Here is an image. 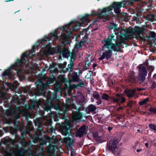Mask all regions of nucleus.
<instances>
[{
    "mask_svg": "<svg viewBox=\"0 0 156 156\" xmlns=\"http://www.w3.org/2000/svg\"><path fill=\"white\" fill-rule=\"evenodd\" d=\"M143 32V29L139 27L136 26L129 30L121 29L119 31L120 35H114L113 34L110 35L108 38L105 39L102 42L104 44L102 47L104 51L102 55L99 58L100 60H103L105 58L108 60L111 57L112 51L118 52L121 50V47L124 44L126 40V38L129 37V34L132 35H140Z\"/></svg>",
    "mask_w": 156,
    "mask_h": 156,
    "instance_id": "obj_1",
    "label": "nucleus"
},
{
    "mask_svg": "<svg viewBox=\"0 0 156 156\" xmlns=\"http://www.w3.org/2000/svg\"><path fill=\"white\" fill-rule=\"evenodd\" d=\"M29 55L25 52L21 55V59H18L14 64H12L10 67L6 70L2 74V76L4 78L8 76L9 79H12L13 77V75L12 69H14L16 71V75L19 78L22 76L23 73V70L19 68L23 65H25L27 62L29 61Z\"/></svg>",
    "mask_w": 156,
    "mask_h": 156,
    "instance_id": "obj_2",
    "label": "nucleus"
},
{
    "mask_svg": "<svg viewBox=\"0 0 156 156\" xmlns=\"http://www.w3.org/2000/svg\"><path fill=\"white\" fill-rule=\"evenodd\" d=\"M138 68V77L137 78L135 76L131 75L129 76L128 80L130 82L132 83H135L136 82H139L140 81V83L142 85H144L146 84V83H144V82L145 80V77L147 76V72L146 67L142 65H140Z\"/></svg>",
    "mask_w": 156,
    "mask_h": 156,
    "instance_id": "obj_3",
    "label": "nucleus"
},
{
    "mask_svg": "<svg viewBox=\"0 0 156 156\" xmlns=\"http://www.w3.org/2000/svg\"><path fill=\"white\" fill-rule=\"evenodd\" d=\"M124 1H122L120 2H114L110 6L104 8L105 9L103 12H105L106 11L109 16H110L113 14L112 11L114 9L115 13L117 15L121 14L120 8L122 7H123L125 6V4L124 3Z\"/></svg>",
    "mask_w": 156,
    "mask_h": 156,
    "instance_id": "obj_4",
    "label": "nucleus"
},
{
    "mask_svg": "<svg viewBox=\"0 0 156 156\" xmlns=\"http://www.w3.org/2000/svg\"><path fill=\"white\" fill-rule=\"evenodd\" d=\"M77 23L78 24H76L72 27L73 30H75L79 28V27L81 26V24L80 22H77L75 20L72 21L68 25L65 26H63L61 28V30L63 31H64L66 33H62L60 36L62 37L64 39H67L70 36V34L72 33V31L69 28V26L71 25L73 23Z\"/></svg>",
    "mask_w": 156,
    "mask_h": 156,
    "instance_id": "obj_5",
    "label": "nucleus"
},
{
    "mask_svg": "<svg viewBox=\"0 0 156 156\" xmlns=\"http://www.w3.org/2000/svg\"><path fill=\"white\" fill-rule=\"evenodd\" d=\"M118 143L117 140L116 139H113L108 141L106 150L114 154H116L118 150Z\"/></svg>",
    "mask_w": 156,
    "mask_h": 156,
    "instance_id": "obj_6",
    "label": "nucleus"
},
{
    "mask_svg": "<svg viewBox=\"0 0 156 156\" xmlns=\"http://www.w3.org/2000/svg\"><path fill=\"white\" fill-rule=\"evenodd\" d=\"M51 40V38L49 37H45L44 38L42 39L41 40H39L36 42V45H34L32 48V52L34 51V50L36 49V47L37 46H40L41 45H43L44 44H45V48H46L48 46V44H46L47 43V41H49Z\"/></svg>",
    "mask_w": 156,
    "mask_h": 156,
    "instance_id": "obj_7",
    "label": "nucleus"
},
{
    "mask_svg": "<svg viewBox=\"0 0 156 156\" xmlns=\"http://www.w3.org/2000/svg\"><path fill=\"white\" fill-rule=\"evenodd\" d=\"M23 147H18L16 149V151L14 154L19 156H23L25 154L26 151V150L24 149V147L28 145L27 142L23 141L22 143Z\"/></svg>",
    "mask_w": 156,
    "mask_h": 156,
    "instance_id": "obj_8",
    "label": "nucleus"
},
{
    "mask_svg": "<svg viewBox=\"0 0 156 156\" xmlns=\"http://www.w3.org/2000/svg\"><path fill=\"white\" fill-rule=\"evenodd\" d=\"M105 9V8H103L101 9V13H100L98 12H97L96 14L98 16V17L94 19L93 23V24H94L96 22H98L101 18L103 17H107L108 16H109V15L108 14L107 12L106 11L105 12H103V11Z\"/></svg>",
    "mask_w": 156,
    "mask_h": 156,
    "instance_id": "obj_9",
    "label": "nucleus"
},
{
    "mask_svg": "<svg viewBox=\"0 0 156 156\" xmlns=\"http://www.w3.org/2000/svg\"><path fill=\"white\" fill-rule=\"evenodd\" d=\"M116 98L112 97V101L115 103L120 102L121 103L125 102L126 99L122 94H117L115 95Z\"/></svg>",
    "mask_w": 156,
    "mask_h": 156,
    "instance_id": "obj_10",
    "label": "nucleus"
},
{
    "mask_svg": "<svg viewBox=\"0 0 156 156\" xmlns=\"http://www.w3.org/2000/svg\"><path fill=\"white\" fill-rule=\"evenodd\" d=\"M73 62L72 61H70V64L68 65L67 68H66L64 67V65L62 64H59V67L60 68H62V72L64 73H65L66 72H70L72 71V69L74 66Z\"/></svg>",
    "mask_w": 156,
    "mask_h": 156,
    "instance_id": "obj_11",
    "label": "nucleus"
},
{
    "mask_svg": "<svg viewBox=\"0 0 156 156\" xmlns=\"http://www.w3.org/2000/svg\"><path fill=\"white\" fill-rule=\"evenodd\" d=\"M124 92L126 94L127 96L130 99L133 97L135 95L136 90L134 89L125 90Z\"/></svg>",
    "mask_w": 156,
    "mask_h": 156,
    "instance_id": "obj_12",
    "label": "nucleus"
},
{
    "mask_svg": "<svg viewBox=\"0 0 156 156\" xmlns=\"http://www.w3.org/2000/svg\"><path fill=\"white\" fill-rule=\"evenodd\" d=\"M63 128H62V131L64 132V134L67 135L69 133L70 130V124L69 123H62Z\"/></svg>",
    "mask_w": 156,
    "mask_h": 156,
    "instance_id": "obj_13",
    "label": "nucleus"
},
{
    "mask_svg": "<svg viewBox=\"0 0 156 156\" xmlns=\"http://www.w3.org/2000/svg\"><path fill=\"white\" fill-rule=\"evenodd\" d=\"M86 126L85 125H83L80 127L76 132L77 136L80 137L82 136L86 130Z\"/></svg>",
    "mask_w": 156,
    "mask_h": 156,
    "instance_id": "obj_14",
    "label": "nucleus"
},
{
    "mask_svg": "<svg viewBox=\"0 0 156 156\" xmlns=\"http://www.w3.org/2000/svg\"><path fill=\"white\" fill-rule=\"evenodd\" d=\"M38 103V101L37 100L32 101L30 105H26V107L27 109H34L35 108V104H37Z\"/></svg>",
    "mask_w": 156,
    "mask_h": 156,
    "instance_id": "obj_15",
    "label": "nucleus"
},
{
    "mask_svg": "<svg viewBox=\"0 0 156 156\" xmlns=\"http://www.w3.org/2000/svg\"><path fill=\"white\" fill-rule=\"evenodd\" d=\"M72 80L74 82H78L79 81V76L78 75L76 72H74L72 73L71 74Z\"/></svg>",
    "mask_w": 156,
    "mask_h": 156,
    "instance_id": "obj_16",
    "label": "nucleus"
},
{
    "mask_svg": "<svg viewBox=\"0 0 156 156\" xmlns=\"http://www.w3.org/2000/svg\"><path fill=\"white\" fill-rule=\"evenodd\" d=\"M58 80L60 82V85L62 84L63 83L68 82V80L63 75H61L58 77Z\"/></svg>",
    "mask_w": 156,
    "mask_h": 156,
    "instance_id": "obj_17",
    "label": "nucleus"
},
{
    "mask_svg": "<svg viewBox=\"0 0 156 156\" xmlns=\"http://www.w3.org/2000/svg\"><path fill=\"white\" fill-rule=\"evenodd\" d=\"M65 140L67 146L69 147L73 146L74 142L73 139H71L70 137H68Z\"/></svg>",
    "mask_w": 156,
    "mask_h": 156,
    "instance_id": "obj_18",
    "label": "nucleus"
},
{
    "mask_svg": "<svg viewBox=\"0 0 156 156\" xmlns=\"http://www.w3.org/2000/svg\"><path fill=\"white\" fill-rule=\"evenodd\" d=\"M80 108H78L75 115V117L76 119H81L83 118V114L80 112Z\"/></svg>",
    "mask_w": 156,
    "mask_h": 156,
    "instance_id": "obj_19",
    "label": "nucleus"
},
{
    "mask_svg": "<svg viewBox=\"0 0 156 156\" xmlns=\"http://www.w3.org/2000/svg\"><path fill=\"white\" fill-rule=\"evenodd\" d=\"M84 41L82 40V39L79 42L76 43L75 45V48L78 49V48H82V46L84 44Z\"/></svg>",
    "mask_w": 156,
    "mask_h": 156,
    "instance_id": "obj_20",
    "label": "nucleus"
},
{
    "mask_svg": "<svg viewBox=\"0 0 156 156\" xmlns=\"http://www.w3.org/2000/svg\"><path fill=\"white\" fill-rule=\"evenodd\" d=\"M102 99L105 101H109L110 100H112V97H110L108 94L105 93L103 94L102 96Z\"/></svg>",
    "mask_w": 156,
    "mask_h": 156,
    "instance_id": "obj_21",
    "label": "nucleus"
},
{
    "mask_svg": "<svg viewBox=\"0 0 156 156\" xmlns=\"http://www.w3.org/2000/svg\"><path fill=\"white\" fill-rule=\"evenodd\" d=\"M88 110L89 112H93L95 111L96 108V106L93 104H91L89 105L86 109Z\"/></svg>",
    "mask_w": 156,
    "mask_h": 156,
    "instance_id": "obj_22",
    "label": "nucleus"
},
{
    "mask_svg": "<svg viewBox=\"0 0 156 156\" xmlns=\"http://www.w3.org/2000/svg\"><path fill=\"white\" fill-rule=\"evenodd\" d=\"M90 15L88 14H86L80 18V21L83 23H84L85 21L87 22L89 21V19L88 18Z\"/></svg>",
    "mask_w": 156,
    "mask_h": 156,
    "instance_id": "obj_23",
    "label": "nucleus"
},
{
    "mask_svg": "<svg viewBox=\"0 0 156 156\" xmlns=\"http://www.w3.org/2000/svg\"><path fill=\"white\" fill-rule=\"evenodd\" d=\"M138 0H123L122 1H124V3L125 4V5H132L133 4V2L138 1Z\"/></svg>",
    "mask_w": 156,
    "mask_h": 156,
    "instance_id": "obj_24",
    "label": "nucleus"
},
{
    "mask_svg": "<svg viewBox=\"0 0 156 156\" xmlns=\"http://www.w3.org/2000/svg\"><path fill=\"white\" fill-rule=\"evenodd\" d=\"M68 109L67 107H65V109L63 111L62 113V114L61 117L62 119H66L67 116L66 115V114L67 113V111Z\"/></svg>",
    "mask_w": 156,
    "mask_h": 156,
    "instance_id": "obj_25",
    "label": "nucleus"
},
{
    "mask_svg": "<svg viewBox=\"0 0 156 156\" xmlns=\"http://www.w3.org/2000/svg\"><path fill=\"white\" fill-rule=\"evenodd\" d=\"M117 25H116L114 23H111L109 26V28L110 30L114 29L115 30L119 31V29L117 27Z\"/></svg>",
    "mask_w": 156,
    "mask_h": 156,
    "instance_id": "obj_26",
    "label": "nucleus"
},
{
    "mask_svg": "<svg viewBox=\"0 0 156 156\" xmlns=\"http://www.w3.org/2000/svg\"><path fill=\"white\" fill-rule=\"evenodd\" d=\"M57 95V91H55L52 93V94L51 95V99L55 101L57 100L58 99Z\"/></svg>",
    "mask_w": 156,
    "mask_h": 156,
    "instance_id": "obj_27",
    "label": "nucleus"
},
{
    "mask_svg": "<svg viewBox=\"0 0 156 156\" xmlns=\"http://www.w3.org/2000/svg\"><path fill=\"white\" fill-rule=\"evenodd\" d=\"M149 98H147L143 100L139 101V105L140 106L144 105L147 103L149 101Z\"/></svg>",
    "mask_w": 156,
    "mask_h": 156,
    "instance_id": "obj_28",
    "label": "nucleus"
},
{
    "mask_svg": "<svg viewBox=\"0 0 156 156\" xmlns=\"http://www.w3.org/2000/svg\"><path fill=\"white\" fill-rule=\"evenodd\" d=\"M51 83V81L49 80H47L46 82L44 83L43 85L41 86V88L42 89H44L46 88L47 87L49 86V84Z\"/></svg>",
    "mask_w": 156,
    "mask_h": 156,
    "instance_id": "obj_29",
    "label": "nucleus"
},
{
    "mask_svg": "<svg viewBox=\"0 0 156 156\" xmlns=\"http://www.w3.org/2000/svg\"><path fill=\"white\" fill-rule=\"evenodd\" d=\"M66 105L69 107L72 105L73 101L71 99L68 98L66 100Z\"/></svg>",
    "mask_w": 156,
    "mask_h": 156,
    "instance_id": "obj_30",
    "label": "nucleus"
},
{
    "mask_svg": "<svg viewBox=\"0 0 156 156\" xmlns=\"http://www.w3.org/2000/svg\"><path fill=\"white\" fill-rule=\"evenodd\" d=\"M11 113L15 119H18L20 118V116L19 114L14 111H12Z\"/></svg>",
    "mask_w": 156,
    "mask_h": 156,
    "instance_id": "obj_31",
    "label": "nucleus"
},
{
    "mask_svg": "<svg viewBox=\"0 0 156 156\" xmlns=\"http://www.w3.org/2000/svg\"><path fill=\"white\" fill-rule=\"evenodd\" d=\"M51 34L52 36L54 37V40H57L58 39L59 36L58 35L57 30H55L54 32Z\"/></svg>",
    "mask_w": 156,
    "mask_h": 156,
    "instance_id": "obj_32",
    "label": "nucleus"
},
{
    "mask_svg": "<svg viewBox=\"0 0 156 156\" xmlns=\"http://www.w3.org/2000/svg\"><path fill=\"white\" fill-rule=\"evenodd\" d=\"M34 124L36 126H37L38 128L40 127L41 123L40 122V119L39 118H37L34 121Z\"/></svg>",
    "mask_w": 156,
    "mask_h": 156,
    "instance_id": "obj_33",
    "label": "nucleus"
},
{
    "mask_svg": "<svg viewBox=\"0 0 156 156\" xmlns=\"http://www.w3.org/2000/svg\"><path fill=\"white\" fill-rule=\"evenodd\" d=\"M76 56V54L75 52L73 53L72 55L70 56V61L73 62V61L75 59Z\"/></svg>",
    "mask_w": 156,
    "mask_h": 156,
    "instance_id": "obj_34",
    "label": "nucleus"
},
{
    "mask_svg": "<svg viewBox=\"0 0 156 156\" xmlns=\"http://www.w3.org/2000/svg\"><path fill=\"white\" fill-rule=\"evenodd\" d=\"M136 103V101H133L131 100L129 101V103H128L127 105L129 107L131 108L132 107V105H135Z\"/></svg>",
    "mask_w": 156,
    "mask_h": 156,
    "instance_id": "obj_35",
    "label": "nucleus"
},
{
    "mask_svg": "<svg viewBox=\"0 0 156 156\" xmlns=\"http://www.w3.org/2000/svg\"><path fill=\"white\" fill-rule=\"evenodd\" d=\"M44 78H41L39 80L38 82V85H39L41 87L44 83L43 82V80H44Z\"/></svg>",
    "mask_w": 156,
    "mask_h": 156,
    "instance_id": "obj_36",
    "label": "nucleus"
},
{
    "mask_svg": "<svg viewBox=\"0 0 156 156\" xmlns=\"http://www.w3.org/2000/svg\"><path fill=\"white\" fill-rule=\"evenodd\" d=\"M149 127L152 129L154 130H156V126L154 124L152 123H150L149 124Z\"/></svg>",
    "mask_w": 156,
    "mask_h": 156,
    "instance_id": "obj_37",
    "label": "nucleus"
},
{
    "mask_svg": "<svg viewBox=\"0 0 156 156\" xmlns=\"http://www.w3.org/2000/svg\"><path fill=\"white\" fill-rule=\"evenodd\" d=\"M149 111L151 112L156 113V108L150 107L149 108Z\"/></svg>",
    "mask_w": 156,
    "mask_h": 156,
    "instance_id": "obj_38",
    "label": "nucleus"
},
{
    "mask_svg": "<svg viewBox=\"0 0 156 156\" xmlns=\"http://www.w3.org/2000/svg\"><path fill=\"white\" fill-rule=\"evenodd\" d=\"M93 97L94 98L96 99V100L99 99L100 98V96L98 93L94 94L93 95Z\"/></svg>",
    "mask_w": 156,
    "mask_h": 156,
    "instance_id": "obj_39",
    "label": "nucleus"
},
{
    "mask_svg": "<svg viewBox=\"0 0 156 156\" xmlns=\"http://www.w3.org/2000/svg\"><path fill=\"white\" fill-rule=\"evenodd\" d=\"M54 108L56 110H58L60 109L59 106L58 104H55L54 105Z\"/></svg>",
    "mask_w": 156,
    "mask_h": 156,
    "instance_id": "obj_40",
    "label": "nucleus"
},
{
    "mask_svg": "<svg viewBox=\"0 0 156 156\" xmlns=\"http://www.w3.org/2000/svg\"><path fill=\"white\" fill-rule=\"evenodd\" d=\"M154 66H149L148 67V70H150V72H152L154 70Z\"/></svg>",
    "mask_w": 156,
    "mask_h": 156,
    "instance_id": "obj_41",
    "label": "nucleus"
},
{
    "mask_svg": "<svg viewBox=\"0 0 156 156\" xmlns=\"http://www.w3.org/2000/svg\"><path fill=\"white\" fill-rule=\"evenodd\" d=\"M150 34L152 37L153 38V39H154L156 37V34L153 31H151V32Z\"/></svg>",
    "mask_w": 156,
    "mask_h": 156,
    "instance_id": "obj_42",
    "label": "nucleus"
},
{
    "mask_svg": "<svg viewBox=\"0 0 156 156\" xmlns=\"http://www.w3.org/2000/svg\"><path fill=\"white\" fill-rule=\"evenodd\" d=\"M62 55L63 57L66 58L67 57V53L66 51H63L62 52Z\"/></svg>",
    "mask_w": 156,
    "mask_h": 156,
    "instance_id": "obj_43",
    "label": "nucleus"
},
{
    "mask_svg": "<svg viewBox=\"0 0 156 156\" xmlns=\"http://www.w3.org/2000/svg\"><path fill=\"white\" fill-rule=\"evenodd\" d=\"M87 29H86V33L85 34V35L83 37H82V40L84 38H88V34H87Z\"/></svg>",
    "mask_w": 156,
    "mask_h": 156,
    "instance_id": "obj_44",
    "label": "nucleus"
},
{
    "mask_svg": "<svg viewBox=\"0 0 156 156\" xmlns=\"http://www.w3.org/2000/svg\"><path fill=\"white\" fill-rule=\"evenodd\" d=\"M60 118L57 115H56L54 118V120L55 122H57L58 121Z\"/></svg>",
    "mask_w": 156,
    "mask_h": 156,
    "instance_id": "obj_45",
    "label": "nucleus"
},
{
    "mask_svg": "<svg viewBox=\"0 0 156 156\" xmlns=\"http://www.w3.org/2000/svg\"><path fill=\"white\" fill-rule=\"evenodd\" d=\"M84 85V83L83 81L80 82L78 84V85L79 87H81L82 86H83Z\"/></svg>",
    "mask_w": 156,
    "mask_h": 156,
    "instance_id": "obj_46",
    "label": "nucleus"
},
{
    "mask_svg": "<svg viewBox=\"0 0 156 156\" xmlns=\"http://www.w3.org/2000/svg\"><path fill=\"white\" fill-rule=\"evenodd\" d=\"M98 101L96 102V103H97V105H99L100 104H101L102 103V101L100 99H99L97 100Z\"/></svg>",
    "mask_w": 156,
    "mask_h": 156,
    "instance_id": "obj_47",
    "label": "nucleus"
},
{
    "mask_svg": "<svg viewBox=\"0 0 156 156\" xmlns=\"http://www.w3.org/2000/svg\"><path fill=\"white\" fill-rule=\"evenodd\" d=\"M21 137L22 138V140H24L25 137V134L24 133H21Z\"/></svg>",
    "mask_w": 156,
    "mask_h": 156,
    "instance_id": "obj_48",
    "label": "nucleus"
},
{
    "mask_svg": "<svg viewBox=\"0 0 156 156\" xmlns=\"http://www.w3.org/2000/svg\"><path fill=\"white\" fill-rule=\"evenodd\" d=\"M151 87L153 88H154L156 87V83L154 82H153Z\"/></svg>",
    "mask_w": 156,
    "mask_h": 156,
    "instance_id": "obj_49",
    "label": "nucleus"
},
{
    "mask_svg": "<svg viewBox=\"0 0 156 156\" xmlns=\"http://www.w3.org/2000/svg\"><path fill=\"white\" fill-rule=\"evenodd\" d=\"M55 130L54 128H53L52 127H51L50 129V131L51 133H54L55 132Z\"/></svg>",
    "mask_w": 156,
    "mask_h": 156,
    "instance_id": "obj_50",
    "label": "nucleus"
},
{
    "mask_svg": "<svg viewBox=\"0 0 156 156\" xmlns=\"http://www.w3.org/2000/svg\"><path fill=\"white\" fill-rule=\"evenodd\" d=\"M145 90V89L144 88H138L137 89V90L138 91L144 90Z\"/></svg>",
    "mask_w": 156,
    "mask_h": 156,
    "instance_id": "obj_51",
    "label": "nucleus"
},
{
    "mask_svg": "<svg viewBox=\"0 0 156 156\" xmlns=\"http://www.w3.org/2000/svg\"><path fill=\"white\" fill-rule=\"evenodd\" d=\"M44 109L45 111H48L50 110V108L49 107H46L44 108Z\"/></svg>",
    "mask_w": 156,
    "mask_h": 156,
    "instance_id": "obj_52",
    "label": "nucleus"
},
{
    "mask_svg": "<svg viewBox=\"0 0 156 156\" xmlns=\"http://www.w3.org/2000/svg\"><path fill=\"white\" fill-rule=\"evenodd\" d=\"M73 89V88L72 87L70 84L69 85V88L68 91H71Z\"/></svg>",
    "mask_w": 156,
    "mask_h": 156,
    "instance_id": "obj_53",
    "label": "nucleus"
},
{
    "mask_svg": "<svg viewBox=\"0 0 156 156\" xmlns=\"http://www.w3.org/2000/svg\"><path fill=\"white\" fill-rule=\"evenodd\" d=\"M48 52L49 53H51L52 52V50L51 48H49L48 50Z\"/></svg>",
    "mask_w": 156,
    "mask_h": 156,
    "instance_id": "obj_54",
    "label": "nucleus"
},
{
    "mask_svg": "<svg viewBox=\"0 0 156 156\" xmlns=\"http://www.w3.org/2000/svg\"><path fill=\"white\" fill-rule=\"evenodd\" d=\"M108 130L109 131V132H110L111 131L112 129V128L111 127H108Z\"/></svg>",
    "mask_w": 156,
    "mask_h": 156,
    "instance_id": "obj_55",
    "label": "nucleus"
},
{
    "mask_svg": "<svg viewBox=\"0 0 156 156\" xmlns=\"http://www.w3.org/2000/svg\"><path fill=\"white\" fill-rule=\"evenodd\" d=\"M151 73L152 72H149L148 74V78H149L151 77Z\"/></svg>",
    "mask_w": 156,
    "mask_h": 156,
    "instance_id": "obj_56",
    "label": "nucleus"
},
{
    "mask_svg": "<svg viewBox=\"0 0 156 156\" xmlns=\"http://www.w3.org/2000/svg\"><path fill=\"white\" fill-rule=\"evenodd\" d=\"M97 66V64L96 63H94L93 64V67L94 68H95Z\"/></svg>",
    "mask_w": 156,
    "mask_h": 156,
    "instance_id": "obj_57",
    "label": "nucleus"
},
{
    "mask_svg": "<svg viewBox=\"0 0 156 156\" xmlns=\"http://www.w3.org/2000/svg\"><path fill=\"white\" fill-rule=\"evenodd\" d=\"M145 146L147 147V148H148V143H145Z\"/></svg>",
    "mask_w": 156,
    "mask_h": 156,
    "instance_id": "obj_58",
    "label": "nucleus"
},
{
    "mask_svg": "<svg viewBox=\"0 0 156 156\" xmlns=\"http://www.w3.org/2000/svg\"><path fill=\"white\" fill-rule=\"evenodd\" d=\"M153 41L155 43H156V37L153 39Z\"/></svg>",
    "mask_w": 156,
    "mask_h": 156,
    "instance_id": "obj_59",
    "label": "nucleus"
},
{
    "mask_svg": "<svg viewBox=\"0 0 156 156\" xmlns=\"http://www.w3.org/2000/svg\"><path fill=\"white\" fill-rule=\"evenodd\" d=\"M142 150V149H137L136 150V151L137 152H139L140 151H141Z\"/></svg>",
    "mask_w": 156,
    "mask_h": 156,
    "instance_id": "obj_60",
    "label": "nucleus"
},
{
    "mask_svg": "<svg viewBox=\"0 0 156 156\" xmlns=\"http://www.w3.org/2000/svg\"><path fill=\"white\" fill-rule=\"evenodd\" d=\"M82 70H79V71L78 72V73L79 74H81L82 73Z\"/></svg>",
    "mask_w": 156,
    "mask_h": 156,
    "instance_id": "obj_61",
    "label": "nucleus"
},
{
    "mask_svg": "<svg viewBox=\"0 0 156 156\" xmlns=\"http://www.w3.org/2000/svg\"><path fill=\"white\" fill-rule=\"evenodd\" d=\"M83 68L84 69H85V70H87V69H88L87 68V67L86 66H83Z\"/></svg>",
    "mask_w": 156,
    "mask_h": 156,
    "instance_id": "obj_62",
    "label": "nucleus"
},
{
    "mask_svg": "<svg viewBox=\"0 0 156 156\" xmlns=\"http://www.w3.org/2000/svg\"><path fill=\"white\" fill-rule=\"evenodd\" d=\"M98 27H96V28H94V29H93V31H95V30H98Z\"/></svg>",
    "mask_w": 156,
    "mask_h": 156,
    "instance_id": "obj_63",
    "label": "nucleus"
},
{
    "mask_svg": "<svg viewBox=\"0 0 156 156\" xmlns=\"http://www.w3.org/2000/svg\"><path fill=\"white\" fill-rule=\"evenodd\" d=\"M153 78H156V73L154 74L153 76Z\"/></svg>",
    "mask_w": 156,
    "mask_h": 156,
    "instance_id": "obj_64",
    "label": "nucleus"
}]
</instances>
